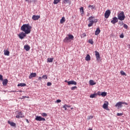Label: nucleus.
<instances>
[{
	"label": "nucleus",
	"mask_w": 130,
	"mask_h": 130,
	"mask_svg": "<svg viewBox=\"0 0 130 130\" xmlns=\"http://www.w3.org/2000/svg\"><path fill=\"white\" fill-rule=\"evenodd\" d=\"M24 115H23V114L21 112H19L18 114L16 116V118H22V117H24Z\"/></svg>",
	"instance_id": "12"
},
{
	"label": "nucleus",
	"mask_w": 130,
	"mask_h": 130,
	"mask_svg": "<svg viewBox=\"0 0 130 130\" xmlns=\"http://www.w3.org/2000/svg\"><path fill=\"white\" fill-rule=\"evenodd\" d=\"M95 55L96 56V60L98 61H99L100 60V53H99V52L97 51H95Z\"/></svg>",
	"instance_id": "9"
},
{
	"label": "nucleus",
	"mask_w": 130,
	"mask_h": 130,
	"mask_svg": "<svg viewBox=\"0 0 130 130\" xmlns=\"http://www.w3.org/2000/svg\"><path fill=\"white\" fill-rule=\"evenodd\" d=\"M88 8L89 11H93L95 9V5H89Z\"/></svg>",
	"instance_id": "19"
},
{
	"label": "nucleus",
	"mask_w": 130,
	"mask_h": 130,
	"mask_svg": "<svg viewBox=\"0 0 130 130\" xmlns=\"http://www.w3.org/2000/svg\"><path fill=\"white\" fill-rule=\"evenodd\" d=\"M80 12L81 13V15H84V13H85L84 11V7H81L80 8Z\"/></svg>",
	"instance_id": "25"
},
{
	"label": "nucleus",
	"mask_w": 130,
	"mask_h": 130,
	"mask_svg": "<svg viewBox=\"0 0 130 130\" xmlns=\"http://www.w3.org/2000/svg\"><path fill=\"white\" fill-rule=\"evenodd\" d=\"M17 92V91L15 90V91H10V92Z\"/></svg>",
	"instance_id": "53"
},
{
	"label": "nucleus",
	"mask_w": 130,
	"mask_h": 130,
	"mask_svg": "<svg viewBox=\"0 0 130 130\" xmlns=\"http://www.w3.org/2000/svg\"><path fill=\"white\" fill-rule=\"evenodd\" d=\"M4 54L5 55H7V56H9L10 55V51H9L8 50H4Z\"/></svg>",
	"instance_id": "23"
},
{
	"label": "nucleus",
	"mask_w": 130,
	"mask_h": 130,
	"mask_svg": "<svg viewBox=\"0 0 130 130\" xmlns=\"http://www.w3.org/2000/svg\"><path fill=\"white\" fill-rule=\"evenodd\" d=\"M110 14H111V12H110V10H107L105 13V18H106V19H108V18H109V16H110Z\"/></svg>",
	"instance_id": "7"
},
{
	"label": "nucleus",
	"mask_w": 130,
	"mask_h": 130,
	"mask_svg": "<svg viewBox=\"0 0 130 130\" xmlns=\"http://www.w3.org/2000/svg\"><path fill=\"white\" fill-rule=\"evenodd\" d=\"M89 24H88V27H92L94 23H97L98 20L94 18V17L91 16L88 18Z\"/></svg>",
	"instance_id": "2"
},
{
	"label": "nucleus",
	"mask_w": 130,
	"mask_h": 130,
	"mask_svg": "<svg viewBox=\"0 0 130 130\" xmlns=\"http://www.w3.org/2000/svg\"><path fill=\"white\" fill-rule=\"evenodd\" d=\"M32 20L34 21H37V20H39L40 19V15H33L32 17Z\"/></svg>",
	"instance_id": "13"
},
{
	"label": "nucleus",
	"mask_w": 130,
	"mask_h": 130,
	"mask_svg": "<svg viewBox=\"0 0 130 130\" xmlns=\"http://www.w3.org/2000/svg\"><path fill=\"white\" fill-rule=\"evenodd\" d=\"M123 37H124V36H123V35H120V38H123Z\"/></svg>",
	"instance_id": "47"
},
{
	"label": "nucleus",
	"mask_w": 130,
	"mask_h": 130,
	"mask_svg": "<svg viewBox=\"0 0 130 130\" xmlns=\"http://www.w3.org/2000/svg\"><path fill=\"white\" fill-rule=\"evenodd\" d=\"M24 49L25 50H26V51H29V50H30V46L28 45H25L24 46Z\"/></svg>",
	"instance_id": "16"
},
{
	"label": "nucleus",
	"mask_w": 130,
	"mask_h": 130,
	"mask_svg": "<svg viewBox=\"0 0 130 130\" xmlns=\"http://www.w3.org/2000/svg\"><path fill=\"white\" fill-rule=\"evenodd\" d=\"M17 86L18 87H25L26 85V83H19Z\"/></svg>",
	"instance_id": "26"
},
{
	"label": "nucleus",
	"mask_w": 130,
	"mask_h": 130,
	"mask_svg": "<svg viewBox=\"0 0 130 130\" xmlns=\"http://www.w3.org/2000/svg\"><path fill=\"white\" fill-rule=\"evenodd\" d=\"M23 97V98H22V99H24V98H29V97H27L26 96H22Z\"/></svg>",
	"instance_id": "51"
},
{
	"label": "nucleus",
	"mask_w": 130,
	"mask_h": 130,
	"mask_svg": "<svg viewBox=\"0 0 130 130\" xmlns=\"http://www.w3.org/2000/svg\"><path fill=\"white\" fill-rule=\"evenodd\" d=\"M0 81H4V79L3 78V75H0Z\"/></svg>",
	"instance_id": "41"
},
{
	"label": "nucleus",
	"mask_w": 130,
	"mask_h": 130,
	"mask_svg": "<svg viewBox=\"0 0 130 130\" xmlns=\"http://www.w3.org/2000/svg\"><path fill=\"white\" fill-rule=\"evenodd\" d=\"M117 116H121L123 115V113H118L117 114Z\"/></svg>",
	"instance_id": "36"
},
{
	"label": "nucleus",
	"mask_w": 130,
	"mask_h": 130,
	"mask_svg": "<svg viewBox=\"0 0 130 130\" xmlns=\"http://www.w3.org/2000/svg\"><path fill=\"white\" fill-rule=\"evenodd\" d=\"M123 27L124 28H125V29H127L128 28L127 25H126V24H123Z\"/></svg>",
	"instance_id": "40"
},
{
	"label": "nucleus",
	"mask_w": 130,
	"mask_h": 130,
	"mask_svg": "<svg viewBox=\"0 0 130 130\" xmlns=\"http://www.w3.org/2000/svg\"><path fill=\"white\" fill-rule=\"evenodd\" d=\"M68 107V105H64L63 106V108H64V110H67V107Z\"/></svg>",
	"instance_id": "42"
},
{
	"label": "nucleus",
	"mask_w": 130,
	"mask_h": 130,
	"mask_svg": "<svg viewBox=\"0 0 130 130\" xmlns=\"http://www.w3.org/2000/svg\"><path fill=\"white\" fill-rule=\"evenodd\" d=\"M96 94H97V95H99L100 96L101 95V94H100V91H98Z\"/></svg>",
	"instance_id": "48"
},
{
	"label": "nucleus",
	"mask_w": 130,
	"mask_h": 130,
	"mask_svg": "<svg viewBox=\"0 0 130 130\" xmlns=\"http://www.w3.org/2000/svg\"><path fill=\"white\" fill-rule=\"evenodd\" d=\"M53 58H48L47 59V62H52L53 61Z\"/></svg>",
	"instance_id": "28"
},
{
	"label": "nucleus",
	"mask_w": 130,
	"mask_h": 130,
	"mask_svg": "<svg viewBox=\"0 0 130 130\" xmlns=\"http://www.w3.org/2000/svg\"><path fill=\"white\" fill-rule=\"evenodd\" d=\"M66 22V18L64 17H62L60 20V24H63Z\"/></svg>",
	"instance_id": "22"
},
{
	"label": "nucleus",
	"mask_w": 130,
	"mask_h": 130,
	"mask_svg": "<svg viewBox=\"0 0 130 130\" xmlns=\"http://www.w3.org/2000/svg\"><path fill=\"white\" fill-rule=\"evenodd\" d=\"M2 81H3V86H7V84H8V83L9 82L8 79H4V80H3Z\"/></svg>",
	"instance_id": "18"
},
{
	"label": "nucleus",
	"mask_w": 130,
	"mask_h": 130,
	"mask_svg": "<svg viewBox=\"0 0 130 130\" xmlns=\"http://www.w3.org/2000/svg\"><path fill=\"white\" fill-rule=\"evenodd\" d=\"M96 97H97L96 93L92 94L90 95V98H96Z\"/></svg>",
	"instance_id": "27"
},
{
	"label": "nucleus",
	"mask_w": 130,
	"mask_h": 130,
	"mask_svg": "<svg viewBox=\"0 0 130 130\" xmlns=\"http://www.w3.org/2000/svg\"><path fill=\"white\" fill-rule=\"evenodd\" d=\"M122 104H125V105H128L127 103L119 102L116 103L115 106V107H119L120 108H121V107H122Z\"/></svg>",
	"instance_id": "5"
},
{
	"label": "nucleus",
	"mask_w": 130,
	"mask_h": 130,
	"mask_svg": "<svg viewBox=\"0 0 130 130\" xmlns=\"http://www.w3.org/2000/svg\"><path fill=\"white\" fill-rule=\"evenodd\" d=\"M71 109H73V108H72Z\"/></svg>",
	"instance_id": "55"
},
{
	"label": "nucleus",
	"mask_w": 130,
	"mask_h": 130,
	"mask_svg": "<svg viewBox=\"0 0 130 130\" xmlns=\"http://www.w3.org/2000/svg\"><path fill=\"white\" fill-rule=\"evenodd\" d=\"M59 2H60V0H54L53 4L54 5H57V4L59 3Z\"/></svg>",
	"instance_id": "31"
},
{
	"label": "nucleus",
	"mask_w": 130,
	"mask_h": 130,
	"mask_svg": "<svg viewBox=\"0 0 130 130\" xmlns=\"http://www.w3.org/2000/svg\"><path fill=\"white\" fill-rule=\"evenodd\" d=\"M125 18V16H124V13L122 11L119 14H118V19L120 21H123Z\"/></svg>",
	"instance_id": "4"
},
{
	"label": "nucleus",
	"mask_w": 130,
	"mask_h": 130,
	"mask_svg": "<svg viewBox=\"0 0 130 130\" xmlns=\"http://www.w3.org/2000/svg\"><path fill=\"white\" fill-rule=\"evenodd\" d=\"M94 117L93 116H89L87 117L88 120H90V119H92Z\"/></svg>",
	"instance_id": "35"
},
{
	"label": "nucleus",
	"mask_w": 130,
	"mask_h": 130,
	"mask_svg": "<svg viewBox=\"0 0 130 130\" xmlns=\"http://www.w3.org/2000/svg\"><path fill=\"white\" fill-rule=\"evenodd\" d=\"M42 79V77H39V80L40 81H41Z\"/></svg>",
	"instance_id": "49"
},
{
	"label": "nucleus",
	"mask_w": 130,
	"mask_h": 130,
	"mask_svg": "<svg viewBox=\"0 0 130 130\" xmlns=\"http://www.w3.org/2000/svg\"><path fill=\"white\" fill-rule=\"evenodd\" d=\"M119 24L120 26H122L124 23H123V22H119Z\"/></svg>",
	"instance_id": "44"
},
{
	"label": "nucleus",
	"mask_w": 130,
	"mask_h": 130,
	"mask_svg": "<svg viewBox=\"0 0 130 130\" xmlns=\"http://www.w3.org/2000/svg\"><path fill=\"white\" fill-rule=\"evenodd\" d=\"M42 79H47V75H43L42 76Z\"/></svg>",
	"instance_id": "39"
},
{
	"label": "nucleus",
	"mask_w": 130,
	"mask_h": 130,
	"mask_svg": "<svg viewBox=\"0 0 130 130\" xmlns=\"http://www.w3.org/2000/svg\"><path fill=\"white\" fill-rule=\"evenodd\" d=\"M101 95V96H102V97H105V96H106V95H107V92L104 91V92H102Z\"/></svg>",
	"instance_id": "29"
},
{
	"label": "nucleus",
	"mask_w": 130,
	"mask_h": 130,
	"mask_svg": "<svg viewBox=\"0 0 130 130\" xmlns=\"http://www.w3.org/2000/svg\"><path fill=\"white\" fill-rule=\"evenodd\" d=\"M117 22H118V19H117V17H114L113 18V20L111 21V23H112V24H116V23H117Z\"/></svg>",
	"instance_id": "10"
},
{
	"label": "nucleus",
	"mask_w": 130,
	"mask_h": 130,
	"mask_svg": "<svg viewBox=\"0 0 130 130\" xmlns=\"http://www.w3.org/2000/svg\"><path fill=\"white\" fill-rule=\"evenodd\" d=\"M68 83V85L69 86H70V85H77V82L74 81V80H72V81H69L68 82H67Z\"/></svg>",
	"instance_id": "11"
},
{
	"label": "nucleus",
	"mask_w": 130,
	"mask_h": 130,
	"mask_svg": "<svg viewBox=\"0 0 130 130\" xmlns=\"http://www.w3.org/2000/svg\"><path fill=\"white\" fill-rule=\"evenodd\" d=\"M8 123L10 124L11 126H16V124L14 122H12L9 120L8 121Z\"/></svg>",
	"instance_id": "17"
},
{
	"label": "nucleus",
	"mask_w": 130,
	"mask_h": 130,
	"mask_svg": "<svg viewBox=\"0 0 130 130\" xmlns=\"http://www.w3.org/2000/svg\"><path fill=\"white\" fill-rule=\"evenodd\" d=\"M64 82H65V83H68V82H69V81H68V80H65Z\"/></svg>",
	"instance_id": "52"
},
{
	"label": "nucleus",
	"mask_w": 130,
	"mask_h": 130,
	"mask_svg": "<svg viewBox=\"0 0 130 130\" xmlns=\"http://www.w3.org/2000/svg\"><path fill=\"white\" fill-rule=\"evenodd\" d=\"M60 102H61V100H57L56 101V103H60Z\"/></svg>",
	"instance_id": "46"
},
{
	"label": "nucleus",
	"mask_w": 130,
	"mask_h": 130,
	"mask_svg": "<svg viewBox=\"0 0 130 130\" xmlns=\"http://www.w3.org/2000/svg\"><path fill=\"white\" fill-rule=\"evenodd\" d=\"M67 36L68 37H66L63 40V42H64V43H69V42H71L72 40H74V37L72 35H68Z\"/></svg>",
	"instance_id": "3"
},
{
	"label": "nucleus",
	"mask_w": 130,
	"mask_h": 130,
	"mask_svg": "<svg viewBox=\"0 0 130 130\" xmlns=\"http://www.w3.org/2000/svg\"><path fill=\"white\" fill-rule=\"evenodd\" d=\"M37 76L36 73H30L29 76V79H32V78H35Z\"/></svg>",
	"instance_id": "15"
},
{
	"label": "nucleus",
	"mask_w": 130,
	"mask_h": 130,
	"mask_svg": "<svg viewBox=\"0 0 130 130\" xmlns=\"http://www.w3.org/2000/svg\"><path fill=\"white\" fill-rule=\"evenodd\" d=\"M26 121L27 123H29V120H28L27 119H26Z\"/></svg>",
	"instance_id": "50"
},
{
	"label": "nucleus",
	"mask_w": 130,
	"mask_h": 130,
	"mask_svg": "<svg viewBox=\"0 0 130 130\" xmlns=\"http://www.w3.org/2000/svg\"><path fill=\"white\" fill-rule=\"evenodd\" d=\"M35 120L37 121H45V118L41 117V116H36Z\"/></svg>",
	"instance_id": "6"
},
{
	"label": "nucleus",
	"mask_w": 130,
	"mask_h": 130,
	"mask_svg": "<svg viewBox=\"0 0 130 130\" xmlns=\"http://www.w3.org/2000/svg\"><path fill=\"white\" fill-rule=\"evenodd\" d=\"M70 3V0H63L62 4H69Z\"/></svg>",
	"instance_id": "33"
},
{
	"label": "nucleus",
	"mask_w": 130,
	"mask_h": 130,
	"mask_svg": "<svg viewBox=\"0 0 130 130\" xmlns=\"http://www.w3.org/2000/svg\"><path fill=\"white\" fill-rule=\"evenodd\" d=\"M67 107L71 108V106H68V105H67Z\"/></svg>",
	"instance_id": "54"
},
{
	"label": "nucleus",
	"mask_w": 130,
	"mask_h": 130,
	"mask_svg": "<svg viewBox=\"0 0 130 130\" xmlns=\"http://www.w3.org/2000/svg\"><path fill=\"white\" fill-rule=\"evenodd\" d=\"M77 86H73V87H71V90H72V91H74V90H76V89H77Z\"/></svg>",
	"instance_id": "37"
},
{
	"label": "nucleus",
	"mask_w": 130,
	"mask_h": 130,
	"mask_svg": "<svg viewBox=\"0 0 130 130\" xmlns=\"http://www.w3.org/2000/svg\"><path fill=\"white\" fill-rule=\"evenodd\" d=\"M87 35H86V33L84 32L82 34L80 35L81 38H85Z\"/></svg>",
	"instance_id": "30"
},
{
	"label": "nucleus",
	"mask_w": 130,
	"mask_h": 130,
	"mask_svg": "<svg viewBox=\"0 0 130 130\" xmlns=\"http://www.w3.org/2000/svg\"><path fill=\"white\" fill-rule=\"evenodd\" d=\"M42 116L46 117V116H47V114L46 113H43L42 114Z\"/></svg>",
	"instance_id": "38"
},
{
	"label": "nucleus",
	"mask_w": 130,
	"mask_h": 130,
	"mask_svg": "<svg viewBox=\"0 0 130 130\" xmlns=\"http://www.w3.org/2000/svg\"><path fill=\"white\" fill-rule=\"evenodd\" d=\"M85 60L87 61H89V60H91V56H90L89 54H87L85 57Z\"/></svg>",
	"instance_id": "20"
},
{
	"label": "nucleus",
	"mask_w": 130,
	"mask_h": 130,
	"mask_svg": "<svg viewBox=\"0 0 130 130\" xmlns=\"http://www.w3.org/2000/svg\"><path fill=\"white\" fill-rule=\"evenodd\" d=\"M26 32L24 33L23 32H21L18 35V37L20 39H24V37H26Z\"/></svg>",
	"instance_id": "8"
},
{
	"label": "nucleus",
	"mask_w": 130,
	"mask_h": 130,
	"mask_svg": "<svg viewBox=\"0 0 130 130\" xmlns=\"http://www.w3.org/2000/svg\"><path fill=\"white\" fill-rule=\"evenodd\" d=\"M34 0H25V2H27V3H32Z\"/></svg>",
	"instance_id": "43"
},
{
	"label": "nucleus",
	"mask_w": 130,
	"mask_h": 130,
	"mask_svg": "<svg viewBox=\"0 0 130 130\" xmlns=\"http://www.w3.org/2000/svg\"><path fill=\"white\" fill-rule=\"evenodd\" d=\"M120 74L122 75V76H126V74L123 71H120Z\"/></svg>",
	"instance_id": "34"
},
{
	"label": "nucleus",
	"mask_w": 130,
	"mask_h": 130,
	"mask_svg": "<svg viewBox=\"0 0 130 130\" xmlns=\"http://www.w3.org/2000/svg\"><path fill=\"white\" fill-rule=\"evenodd\" d=\"M52 84L51 83V82H48V83H47V86H51Z\"/></svg>",
	"instance_id": "45"
},
{
	"label": "nucleus",
	"mask_w": 130,
	"mask_h": 130,
	"mask_svg": "<svg viewBox=\"0 0 130 130\" xmlns=\"http://www.w3.org/2000/svg\"><path fill=\"white\" fill-rule=\"evenodd\" d=\"M31 29H32V27L29 24H23L21 27V30L25 32V34H30Z\"/></svg>",
	"instance_id": "1"
},
{
	"label": "nucleus",
	"mask_w": 130,
	"mask_h": 130,
	"mask_svg": "<svg viewBox=\"0 0 130 130\" xmlns=\"http://www.w3.org/2000/svg\"><path fill=\"white\" fill-rule=\"evenodd\" d=\"M108 102H105V103L103 105V107L104 109H108Z\"/></svg>",
	"instance_id": "14"
},
{
	"label": "nucleus",
	"mask_w": 130,
	"mask_h": 130,
	"mask_svg": "<svg viewBox=\"0 0 130 130\" xmlns=\"http://www.w3.org/2000/svg\"><path fill=\"white\" fill-rule=\"evenodd\" d=\"M88 43H90V44H94V41H93V39H89L88 40Z\"/></svg>",
	"instance_id": "32"
},
{
	"label": "nucleus",
	"mask_w": 130,
	"mask_h": 130,
	"mask_svg": "<svg viewBox=\"0 0 130 130\" xmlns=\"http://www.w3.org/2000/svg\"><path fill=\"white\" fill-rule=\"evenodd\" d=\"M101 32L100 28H97L95 32V35H99Z\"/></svg>",
	"instance_id": "21"
},
{
	"label": "nucleus",
	"mask_w": 130,
	"mask_h": 130,
	"mask_svg": "<svg viewBox=\"0 0 130 130\" xmlns=\"http://www.w3.org/2000/svg\"><path fill=\"white\" fill-rule=\"evenodd\" d=\"M89 84L90 86H93V85H96V82H94L93 80H90L89 81Z\"/></svg>",
	"instance_id": "24"
}]
</instances>
